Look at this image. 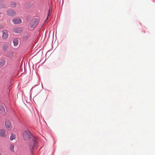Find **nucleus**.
<instances>
[{
	"label": "nucleus",
	"instance_id": "f257e3e1",
	"mask_svg": "<svg viewBox=\"0 0 155 155\" xmlns=\"http://www.w3.org/2000/svg\"><path fill=\"white\" fill-rule=\"evenodd\" d=\"M23 137V139L25 141H28L31 139L29 145V148L30 150H34L37 148L38 143V139L36 137H33L30 131L28 130L24 131Z\"/></svg>",
	"mask_w": 155,
	"mask_h": 155
},
{
	"label": "nucleus",
	"instance_id": "f03ea898",
	"mask_svg": "<svg viewBox=\"0 0 155 155\" xmlns=\"http://www.w3.org/2000/svg\"><path fill=\"white\" fill-rule=\"evenodd\" d=\"M39 20L38 19L35 18L31 20L30 22L31 28H35L38 24Z\"/></svg>",
	"mask_w": 155,
	"mask_h": 155
},
{
	"label": "nucleus",
	"instance_id": "7ed1b4c3",
	"mask_svg": "<svg viewBox=\"0 0 155 155\" xmlns=\"http://www.w3.org/2000/svg\"><path fill=\"white\" fill-rule=\"evenodd\" d=\"M12 21L13 23L15 25L20 24L21 23V18H14Z\"/></svg>",
	"mask_w": 155,
	"mask_h": 155
},
{
	"label": "nucleus",
	"instance_id": "20e7f679",
	"mask_svg": "<svg viewBox=\"0 0 155 155\" xmlns=\"http://www.w3.org/2000/svg\"><path fill=\"white\" fill-rule=\"evenodd\" d=\"M8 15L10 16H13L15 15L16 14V12L13 10H8L6 12Z\"/></svg>",
	"mask_w": 155,
	"mask_h": 155
},
{
	"label": "nucleus",
	"instance_id": "39448f33",
	"mask_svg": "<svg viewBox=\"0 0 155 155\" xmlns=\"http://www.w3.org/2000/svg\"><path fill=\"white\" fill-rule=\"evenodd\" d=\"M5 127L8 130H10L12 129V126L11 125L10 122L8 120L6 121L5 122Z\"/></svg>",
	"mask_w": 155,
	"mask_h": 155
},
{
	"label": "nucleus",
	"instance_id": "423d86ee",
	"mask_svg": "<svg viewBox=\"0 0 155 155\" xmlns=\"http://www.w3.org/2000/svg\"><path fill=\"white\" fill-rule=\"evenodd\" d=\"M7 135V131L4 129L0 130V136L2 137H5Z\"/></svg>",
	"mask_w": 155,
	"mask_h": 155
},
{
	"label": "nucleus",
	"instance_id": "0eeeda50",
	"mask_svg": "<svg viewBox=\"0 0 155 155\" xmlns=\"http://www.w3.org/2000/svg\"><path fill=\"white\" fill-rule=\"evenodd\" d=\"M3 35H2V38L4 39H6L8 37V31L7 30H4L2 31Z\"/></svg>",
	"mask_w": 155,
	"mask_h": 155
},
{
	"label": "nucleus",
	"instance_id": "6e6552de",
	"mask_svg": "<svg viewBox=\"0 0 155 155\" xmlns=\"http://www.w3.org/2000/svg\"><path fill=\"white\" fill-rule=\"evenodd\" d=\"M13 31L14 32L19 33L22 32V29L20 27L15 28L13 29Z\"/></svg>",
	"mask_w": 155,
	"mask_h": 155
},
{
	"label": "nucleus",
	"instance_id": "1a4fd4ad",
	"mask_svg": "<svg viewBox=\"0 0 155 155\" xmlns=\"http://www.w3.org/2000/svg\"><path fill=\"white\" fill-rule=\"evenodd\" d=\"M0 113L2 115H4L5 114V109L2 105H0Z\"/></svg>",
	"mask_w": 155,
	"mask_h": 155
},
{
	"label": "nucleus",
	"instance_id": "9d476101",
	"mask_svg": "<svg viewBox=\"0 0 155 155\" xmlns=\"http://www.w3.org/2000/svg\"><path fill=\"white\" fill-rule=\"evenodd\" d=\"M14 46L16 47L18 45V39L16 38L14 39L13 40Z\"/></svg>",
	"mask_w": 155,
	"mask_h": 155
},
{
	"label": "nucleus",
	"instance_id": "9b49d317",
	"mask_svg": "<svg viewBox=\"0 0 155 155\" xmlns=\"http://www.w3.org/2000/svg\"><path fill=\"white\" fill-rule=\"evenodd\" d=\"M9 46L8 44H5L3 46V49L4 50H6L8 49Z\"/></svg>",
	"mask_w": 155,
	"mask_h": 155
},
{
	"label": "nucleus",
	"instance_id": "f8f14e48",
	"mask_svg": "<svg viewBox=\"0 0 155 155\" xmlns=\"http://www.w3.org/2000/svg\"><path fill=\"white\" fill-rule=\"evenodd\" d=\"M15 135L13 134H12L11 136L10 137V140H13L15 139Z\"/></svg>",
	"mask_w": 155,
	"mask_h": 155
},
{
	"label": "nucleus",
	"instance_id": "ddd939ff",
	"mask_svg": "<svg viewBox=\"0 0 155 155\" xmlns=\"http://www.w3.org/2000/svg\"><path fill=\"white\" fill-rule=\"evenodd\" d=\"M11 6L13 8H15L16 6V3L14 2H11L10 3Z\"/></svg>",
	"mask_w": 155,
	"mask_h": 155
},
{
	"label": "nucleus",
	"instance_id": "4468645a",
	"mask_svg": "<svg viewBox=\"0 0 155 155\" xmlns=\"http://www.w3.org/2000/svg\"><path fill=\"white\" fill-rule=\"evenodd\" d=\"M14 146L13 144H11L9 146V149L12 151L14 152Z\"/></svg>",
	"mask_w": 155,
	"mask_h": 155
},
{
	"label": "nucleus",
	"instance_id": "2eb2a0df",
	"mask_svg": "<svg viewBox=\"0 0 155 155\" xmlns=\"http://www.w3.org/2000/svg\"><path fill=\"white\" fill-rule=\"evenodd\" d=\"M5 63V61L4 60H1L0 62V65L1 67H2L3 66Z\"/></svg>",
	"mask_w": 155,
	"mask_h": 155
},
{
	"label": "nucleus",
	"instance_id": "dca6fc26",
	"mask_svg": "<svg viewBox=\"0 0 155 155\" xmlns=\"http://www.w3.org/2000/svg\"><path fill=\"white\" fill-rule=\"evenodd\" d=\"M50 12H51V11H50V9H49V10H48V16H49V15L50 14Z\"/></svg>",
	"mask_w": 155,
	"mask_h": 155
},
{
	"label": "nucleus",
	"instance_id": "f3484780",
	"mask_svg": "<svg viewBox=\"0 0 155 155\" xmlns=\"http://www.w3.org/2000/svg\"><path fill=\"white\" fill-rule=\"evenodd\" d=\"M4 28V26L3 25H0V29H2Z\"/></svg>",
	"mask_w": 155,
	"mask_h": 155
},
{
	"label": "nucleus",
	"instance_id": "a211bd4d",
	"mask_svg": "<svg viewBox=\"0 0 155 155\" xmlns=\"http://www.w3.org/2000/svg\"><path fill=\"white\" fill-rule=\"evenodd\" d=\"M2 1V0H0V3Z\"/></svg>",
	"mask_w": 155,
	"mask_h": 155
},
{
	"label": "nucleus",
	"instance_id": "6ab92c4d",
	"mask_svg": "<svg viewBox=\"0 0 155 155\" xmlns=\"http://www.w3.org/2000/svg\"><path fill=\"white\" fill-rule=\"evenodd\" d=\"M24 71H25V68H24Z\"/></svg>",
	"mask_w": 155,
	"mask_h": 155
},
{
	"label": "nucleus",
	"instance_id": "aec40b11",
	"mask_svg": "<svg viewBox=\"0 0 155 155\" xmlns=\"http://www.w3.org/2000/svg\"><path fill=\"white\" fill-rule=\"evenodd\" d=\"M0 155H2L1 153H0Z\"/></svg>",
	"mask_w": 155,
	"mask_h": 155
}]
</instances>
